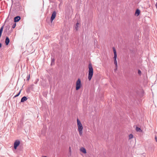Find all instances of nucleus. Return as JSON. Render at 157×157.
<instances>
[{"label":"nucleus","instance_id":"1","mask_svg":"<svg viewBox=\"0 0 157 157\" xmlns=\"http://www.w3.org/2000/svg\"><path fill=\"white\" fill-rule=\"evenodd\" d=\"M89 71L88 79L90 81L92 78L93 74V69L91 63L89 65Z\"/></svg>","mask_w":157,"mask_h":157},{"label":"nucleus","instance_id":"2","mask_svg":"<svg viewBox=\"0 0 157 157\" xmlns=\"http://www.w3.org/2000/svg\"><path fill=\"white\" fill-rule=\"evenodd\" d=\"M77 121L79 134L80 136H82V130L83 129V127L82 125L80 120L78 118L77 119Z\"/></svg>","mask_w":157,"mask_h":157},{"label":"nucleus","instance_id":"3","mask_svg":"<svg viewBox=\"0 0 157 157\" xmlns=\"http://www.w3.org/2000/svg\"><path fill=\"white\" fill-rule=\"evenodd\" d=\"M113 52H114V63L116 65V67H117V54L116 50L114 47L113 48Z\"/></svg>","mask_w":157,"mask_h":157},{"label":"nucleus","instance_id":"4","mask_svg":"<svg viewBox=\"0 0 157 157\" xmlns=\"http://www.w3.org/2000/svg\"><path fill=\"white\" fill-rule=\"evenodd\" d=\"M81 81L80 78H78L76 83V90H78L81 86Z\"/></svg>","mask_w":157,"mask_h":157},{"label":"nucleus","instance_id":"5","mask_svg":"<svg viewBox=\"0 0 157 157\" xmlns=\"http://www.w3.org/2000/svg\"><path fill=\"white\" fill-rule=\"evenodd\" d=\"M20 142L19 140H15L14 144V148L15 149H16L17 147L20 145Z\"/></svg>","mask_w":157,"mask_h":157},{"label":"nucleus","instance_id":"6","mask_svg":"<svg viewBox=\"0 0 157 157\" xmlns=\"http://www.w3.org/2000/svg\"><path fill=\"white\" fill-rule=\"evenodd\" d=\"M56 16V12L55 11H54L52 14L51 17V21L52 22V21L54 20Z\"/></svg>","mask_w":157,"mask_h":157},{"label":"nucleus","instance_id":"7","mask_svg":"<svg viewBox=\"0 0 157 157\" xmlns=\"http://www.w3.org/2000/svg\"><path fill=\"white\" fill-rule=\"evenodd\" d=\"M38 33H34L33 35V37H32V39H33V40H37L38 38Z\"/></svg>","mask_w":157,"mask_h":157},{"label":"nucleus","instance_id":"8","mask_svg":"<svg viewBox=\"0 0 157 157\" xmlns=\"http://www.w3.org/2000/svg\"><path fill=\"white\" fill-rule=\"evenodd\" d=\"M20 16H17L14 18V20L15 22H18L21 19Z\"/></svg>","mask_w":157,"mask_h":157},{"label":"nucleus","instance_id":"9","mask_svg":"<svg viewBox=\"0 0 157 157\" xmlns=\"http://www.w3.org/2000/svg\"><path fill=\"white\" fill-rule=\"evenodd\" d=\"M10 42V39L7 36L6 37V40H5V43H6V45H8Z\"/></svg>","mask_w":157,"mask_h":157},{"label":"nucleus","instance_id":"10","mask_svg":"<svg viewBox=\"0 0 157 157\" xmlns=\"http://www.w3.org/2000/svg\"><path fill=\"white\" fill-rule=\"evenodd\" d=\"M27 100V98L25 96H24L21 99V102H23L25 101H26Z\"/></svg>","mask_w":157,"mask_h":157},{"label":"nucleus","instance_id":"11","mask_svg":"<svg viewBox=\"0 0 157 157\" xmlns=\"http://www.w3.org/2000/svg\"><path fill=\"white\" fill-rule=\"evenodd\" d=\"M80 151H81L84 154H85L86 152V149L84 148V147H82L80 148Z\"/></svg>","mask_w":157,"mask_h":157},{"label":"nucleus","instance_id":"12","mask_svg":"<svg viewBox=\"0 0 157 157\" xmlns=\"http://www.w3.org/2000/svg\"><path fill=\"white\" fill-rule=\"evenodd\" d=\"M140 13V11L139 9H137L135 12V15L137 16L139 15Z\"/></svg>","mask_w":157,"mask_h":157},{"label":"nucleus","instance_id":"13","mask_svg":"<svg viewBox=\"0 0 157 157\" xmlns=\"http://www.w3.org/2000/svg\"><path fill=\"white\" fill-rule=\"evenodd\" d=\"M136 131L137 132H142L143 131L140 128L136 127Z\"/></svg>","mask_w":157,"mask_h":157},{"label":"nucleus","instance_id":"14","mask_svg":"<svg viewBox=\"0 0 157 157\" xmlns=\"http://www.w3.org/2000/svg\"><path fill=\"white\" fill-rule=\"evenodd\" d=\"M21 90H20L19 92H18V93L17 94H16V95H15L14 97H13V98H15V97H17L20 94V93H21Z\"/></svg>","mask_w":157,"mask_h":157},{"label":"nucleus","instance_id":"15","mask_svg":"<svg viewBox=\"0 0 157 157\" xmlns=\"http://www.w3.org/2000/svg\"><path fill=\"white\" fill-rule=\"evenodd\" d=\"M133 135L132 134H130L129 136V139H131L133 138Z\"/></svg>","mask_w":157,"mask_h":157},{"label":"nucleus","instance_id":"16","mask_svg":"<svg viewBox=\"0 0 157 157\" xmlns=\"http://www.w3.org/2000/svg\"><path fill=\"white\" fill-rule=\"evenodd\" d=\"M138 74L140 75H141V72L140 69H138Z\"/></svg>","mask_w":157,"mask_h":157},{"label":"nucleus","instance_id":"17","mask_svg":"<svg viewBox=\"0 0 157 157\" xmlns=\"http://www.w3.org/2000/svg\"><path fill=\"white\" fill-rule=\"evenodd\" d=\"M16 23H14L12 25V29H14L15 28V27H16Z\"/></svg>","mask_w":157,"mask_h":157},{"label":"nucleus","instance_id":"18","mask_svg":"<svg viewBox=\"0 0 157 157\" xmlns=\"http://www.w3.org/2000/svg\"><path fill=\"white\" fill-rule=\"evenodd\" d=\"M30 78V75H29V76L27 77V81H29Z\"/></svg>","mask_w":157,"mask_h":157},{"label":"nucleus","instance_id":"19","mask_svg":"<svg viewBox=\"0 0 157 157\" xmlns=\"http://www.w3.org/2000/svg\"><path fill=\"white\" fill-rule=\"evenodd\" d=\"M50 2H54V0H49Z\"/></svg>","mask_w":157,"mask_h":157},{"label":"nucleus","instance_id":"20","mask_svg":"<svg viewBox=\"0 0 157 157\" xmlns=\"http://www.w3.org/2000/svg\"><path fill=\"white\" fill-rule=\"evenodd\" d=\"M55 61V59H52V61H51V63H52L53 62H54Z\"/></svg>","mask_w":157,"mask_h":157},{"label":"nucleus","instance_id":"21","mask_svg":"<svg viewBox=\"0 0 157 157\" xmlns=\"http://www.w3.org/2000/svg\"><path fill=\"white\" fill-rule=\"evenodd\" d=\"M78 24H78V23H77L76 24V25H77V27H76V30H77V28L78 27Z\"/></svg>","mask_w":157,"mask_h":157},{"label":"nucleus","instance_id":"22","mask_svg":"<svg viewBox=\"0 0 157 157\" xmlns=\"http://www.w3.org/2000/svg\"><path fill=\"white\" fill-rule=\"evenodd\" d=\"M6 29H8L9 30V26H6Z\"/></svg>","mask_w":157,"mask_h":157},{"label":"nucleus","instance_id":"23","mask_svg":"<svg viewBox=\"0 0 157 157\" xmlns=\"http://www.w3.org/2000/svg\"><path fill=\"white\" fill-rule=\"evenodd\" d=\"M155 139L156 142H157V137L156 136H155Z\"/></svg>","mask_w":157,"mask_h":157},{"label":"nucleus","instance_id":"24","mask_svg":"<svg viewBox=\"0 0 157 157\" xmlns=\"http://www.w3.org/2000/svg\"><path fill=\"white\" fill-rule=\"evenodd\" d=\"M10 12H9V15H8V17H7V19H6V21H7L8 20V19H9V16L10 15Z\"/></svg>","mask_w":157,"mask_h":157},{"label":"nucleus","instance_id":"25","mask_svg":"<svg viewBox=\"0 0 157 157\" xmlns=\"http://www.w3.org/2000/svg\"><path fill=\"white\" fill-rule=\"evenodd\" d=\"M2 44L1 43H0V48L2 47Z\"/></svg>","mask_w":157,"mask_h":157},{"label":"nucleus","instance_id":"26","mask_svg":"<svg viewBox=\"0 0 157 157\" xmlns=\"http://www.w3.org/2000/svg\"><path fill=\"white\" fill-rule=\"evenodd\" d=\"M94 43H95V42H96V41H95V40L94 41Z\"/></svg>","mask_w":157,"mask_h":157},{"label":"nucleus","instance_id":"27","mask_svg":"<svg viewBox=\"0 0 157 157\" xmlns=\"http://www.w3.org/2000/svg\"><path fill=\"white\" fill-rule=\"evenodd\" d=\"M12 2H13V0H12Z\"/></svg>","mask_w":157,"mask_h":157}]
</instances>
